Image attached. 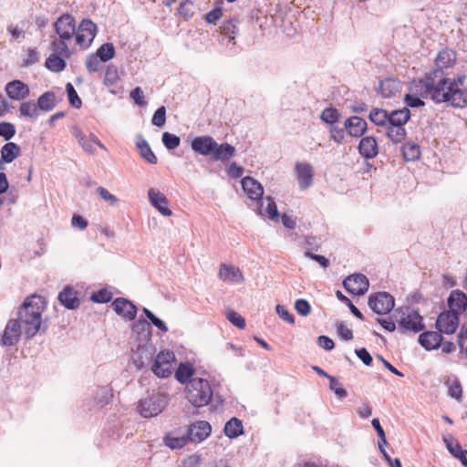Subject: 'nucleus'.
<instances>
[{"label": "nucleus", "mask_w": 467, "mask_h": 467, "mask_svg": "<svg viewBox=\"0 0 467 467\" xmlns=\"http://www.w3.org/2000/svg\"><path fill=\"white\" fill-rule=\"evenodd\" d=\"M43 296L32 295L27 296L18 311L17 319H10L0 337V346L16 345L24 332L27 338L33 337L41 330L42 313L46 307Z\"/></svg>", "instance_id": "nucleus-1"}, {"label": "nucleus", "mask_w": 467, "mask_h": 467, "mask_svg": "<svg viewBox=\"0 0 467 467\" xmlns=\"http://www.w3.org/2000/svg\"><path fill=\"white\" fill-rule=\"evenodd\" d=\"M465 75H460L453 80L445 73L431 70L420 80L422 95L435 103H447L454 108L467 106V88H462Z\"/></svg>", "instance_id": "nucleus-2"}, {"label": "nucleus", "mask_w": 467, "mask_h": 467, "mask_svg": "<svg viewBox=\"0 0 467 467\" xmlns=\"http://www.w3.org/2000/svg\"><path fill=\"white\" fill-rule=\"evenodd\" d=\"M191 147L195 152L202 156H211L213 161L223 163L229 161L236 153L234 146L227 142L218 144L211 136L195 137L191 142Z\"/></svg>", "instance_id": "nucleus-3"}, {"label": "nucleus", "mask_w": 467, "mask_h": 467, "mask_svg": "<svg viewBox=\"0 0 467 467\" xmlns=\"http://www.w3.org/2000/svg\"><path fill=\"white\" fill-rule=\"evenodd\" d=\"M54 27L59 40L52 42V49L59 55L68 57L70 52L67 41L72 40L76 33L75 17L69 14H64L55 22Z\"/></svg>", "instance_id": "nucleus-4"}, {"label": "nucleus", "mask_w": 467, "mask_h": 467, "mask_svg": "<svg viewBox=\"0 0 467 467\" xmlns=\"http://www.w3.org/2000/svg\"><path fill=\"white\" fill-rule=\"evenodd\" d=\"M186 399L196 408L206 406L213 398V390L207 379L192 378L186 387Z\"/></svg>", "instance_id": "nucleus-5"}, {"label": "nucleus", "mask_w": 467, "mask_h": 467, "mask_svg": "<svg viewBox=\"0 0 467 467\" xmlns=\"http://www.w3.org/2000/svg\"><path fill=\"white\" fill-rule=\"evenodd\" d=\"M410 110L404 107L398 109L397 114L392 118L390 123L386 127V136L393 144H400L407 136L406 123L410 119Z\"/></svg>", "instance_id": "nucleus-6"}, {"label": "nucleus", "mask_w": 467, "mask_h": 467, "mask_svg": "<svg viewBox=\"0 0 467 467\" xmlns=\"http://www.w3.org/2000/svg\"><path fill=\"white\" fill-rule=\"evenodd\" d=\"M396 321L401 333H418L425 328L422 317L419 311L411 307L396 309Z\"/></svg>", "instance_id": "nucleus-7"}, {"label": "nucleus", "mask_w": 467, "mask_h": 467, "mask_svg": "<svg viewBox=\"0 0 467 467\" xmlns=\"http://www.w3.org/2000/svg\"><path fill=\"white\" fill-rule=\"evenodd\" d=\"M166 406L165 395L153 391L139 400L138 410L143 418H152L161 413Z\"/></svg>", "instance_id": "nucleus-8"}, {"label": "nucleus", "mask_w": 467, "mask_h": 467, "mask_svg": "<svg viewBox=\"0 0 467 467\" xmlns=\"http://www.w3.org/2000/svg\"><path fill=\"white\" fill-rule=\"evenodd\" d=\"M368 306L378 315L389 313L395 306L394 297L387 292H379L368 296Z\"/></svg>", "instance_id": "nucleus-9"}, {"label": "nucleus", "mask_w": 467, "mask_h": 467, "mask_svg": "<svg viewBox=\"0 0 467 467\" xmlns=\"http://www.w3.org/2000/svg\"><path fill=\"white\" fill-rule=\"evenodd\" d=\"M97 26L89 19H84L76 29L75 39L82 48H88L96 36Z\"/></svg>", "instance_id": "nucleus-10"}, {"label": "nucleus", "mask_w": 467, "mask_h": 467, "mask_svg": "<svg viewBox=\"0 0 467 467\" xmlns=\"http://www.w3.org/2000/svg\"><path fill=\"white\" fill-rule=\"evenodd\" d=\"M174 354L171 351H161L155 358L151 370L160 378H167L171 374V362Z\"/></svg>", "instance_id": "nucleus-11"}, {"label": "nucleus", "mask_w": 467, "mask_h": 467, "mask_svg": "<svg viewBox=\"0 0 467 467\" xmlns=\"http://www.w3.org/2000/svg\"><path fill=\"white\" fill-rule=\"evenodd\" d=\"M242 188L248 198L257 201L258 211L263 214L262 200L264 194V188L260 182L252 177H244L241 181Z\"/></svg>", "instance_id": "nucleus-12"}, {"label": "nucleus", "mask_w": 467, "mask_h": 467, "mask_svg": "<svg viewBox=\"0 0 467 467\" xmlns=\"http://www.w3.org/2000/svg\"><path fill=\"white\" fill-rule=\"evenodd\" d=\"M344 288L355 296L364 295L369 286L368 279L362 274L349 275L343 281Z\"/></svg>", "instance_id": "nucleus-13"}, {"label": "nucleus", "mask_w": 467, "mask_h": 467, "mask_svg": "<svg viewBox=\"0 0 467 467\" xmlns=\"http://www.w3.org/2000/svg\"><path fill=\"white\" fill-rule=\"evenodd\" d=\"M190 442L200 443L207 439L212 432V427L205 420H199L185 427Z\"/></svg>", "instance_id": "nucleus-14"}, {"label": "nucleus", "mask_w": 467, "mask_h": 467, "mask_svg": "<svg viewBox=\"0 0 467 467\" xmlns=\"http://www.w3.org/2000/svg\"><path fill=\"white\" fill-rule=\"evenodd\" d=\"M459 325V317L455 311H444L436 320V327L441 333L453 334Z\"/></svg>", "instance_id": "nucleus-15"}, {"label": "nucleus", "mask_w": 467, "mask_h": 467, "mask_svg": "<svg viewBox=\"0 0 467 467\" xmlns=\"http://www.w3.org/2000/svg\"><path fill=\"white\" fill-rule=\"evenodd\" d=\"M189 442L185 428L173 430L163 437V443L171 450L182 449Z\"/></svg>", "instance_id": "nucleus-16"}, {"label": "nucleus", "mask_w": 467, "mask_h": 467, "mask_svg": "<svg viewBox=\"0 0 467 467\" xmlns=\"http://www.w3.org/2000/svg\"><path fill=\"white\" fill-rule=\"evenodd\" d=\"M5 91L9 99L17 101L24 100L30 94L29 87L18 79L8 82L5 87Z\"/></svg>", "instance_id": "nucleus-17"}, {"label": "nucleus", "mask_w": 467, "mask_h": 467, "mask_svg": "<svg viewBox=\"0 0 467 467\" xmlns=\"http://www.w3.org/2000/svg\"><path fill=\"white\" fill-rule=\"evenodd\" d=\"M114 311L127 320H133L137 315V307L130 300L118 297L112 303Z\"/></svg>", "instance_id": "nucleus-18"}, {"label": "nucleus", "mask_w": 467, "mask_h": 467, "mask_svg": "<svg viewBox=\"0 0 467 467\" xmlns=\"http://www.w3.org/2000/svg\"><path fill=\"white\" fill-rule=\"evenodd\" d=\"M299 188L307 189L313 182L314 170L311 164L297 162L295 167Z\"/></svg>", "instance_id": "nucleus-19"}, {"label": "nucleus", "mask_w": 467, "mask_h": 467, "mask_svg": "<svg viewBox=\"0 0 467 467\" xmlns=\"http://www.w3.org/2000/svg\"><path fill=\"white\" fill-rule=\"evenodd\" d=\"M344 127L349 136L359 138L366 132L368 124L364 119L358 116H352L345 120Z\"/></svg>", "instance_id": "nucleus-20"}, {"label": "nucleus", "mask_w": 467, "mask_h": 467, "mask_svg": "<svg viewBox=\"0 0 467 467\" xmlns=\"http://www.w3.org/2000/svg\"><path fill=\"white\" fill-rule=\"evenodd\" d=\"M149 201L162 215H171V211L168 207V199L165 195L153 188L148 191Z\"/></svg>", "instance_id": "nucleus-21"}, {"label": "nucleus", "mask_w": 467, "mask_h": 467, "mask_svg": "<svg viewBox=\"0 0 467 467\" xmlns=\"http://www.w3.org/2000/svg\"><path fill=\"white\" fill-rule=\"evenodd\" d=\"M218 276L223 281L242 284L244 281V275L238 267L221 264Z\"/></svg>", "instance_id": "nucleus-22"}, {"label": "nucleus", "mask_w": 467, "mask_h": 467, "mask_svg": "<svg viewBox=\"0 0 467 467\" xmlns=\"http://www.w3.org/2000/svg\"><path fill=\"white\" fill-rule=\"evenodd\" d=\"M418 341L422 348L430 351L441 347L442 336L439 330L426 331L419 336Z\"/></svg>", "instance_id": "nucleus-23"}, {"label": "nucleus", "mask_w": 467, "mask_h": 467, "mask_svg": "<svg viewBox=\"0 0 467 467\" xmlns=\"http://www.w3.org/2000/svg\"><path fill=\"white\" fill-rule=\"evenodd\" d=\"M398 109L388 111L383 109L374 108L369 112V120L376 126L386 127L390 123L392 118L397 114Z\"/></svg>", "instance_id": "nucleus-24"}, {"label": "nucleus", "mask_w": 467, "mask_h": 467, "mask_svg": "<svg viewBox=\"0 0 467 467\" xmlns=\"http://www.w3.org/2000/svg\"><path fill=\"white\" fill-rule=\"evenodd\" d=\"M358 152L365 159H373L379 153V146L376 139L372 136L363 137L358 144Z\"/></svg>", "instance_id": "nucleus-25"}, {"label": "nucleus", "mask_w": 467, "mask_h": 467, "mask_svg": "<svg viewBox=\"0 0 467 467\" xmlns=\"http://www.w3.org/2000/svg\"><path fill=\"white\" fill-rule=\"evenodd\" d=\"M456 61V54L451 49L445 48L440 51L435 59L436 68L433 70H439L441 73H444V68H449L454 65Z\"/></svg>", "instance_id": "nucleus-26"}, {"label": "nucleus", "mask_w": 467, "mask_h": 467, "mask_svg": "<svg viewBox=\"0 0 467 467\" xmlns=\"http://www.w3.org/2000/svg\"><path fill=\"white\" fill-rule=\"evenodd\" d=\"M58 300L67 309H76L80 304L77 296V292L68 285L59 292Z\"/></svg>", "instance_id": "nucleus-27"}, {"label": "nucleus", "mask_w": 467, "mask_h": 467, "mask_svg": "<svg viewBox=\"0 0 467 467\" xmlns=\"http://www.w3.org/2000/svg\"><path fill=\"white\" fill-rule=\"evenodd\" d=\"M448 305L450 311L463 312L467 308V296L460 290H453L448 297Z\"/></svg>", "instance_id": "nucleus-28"}, {"label": "nucleus", "mask_w": 467, "mask_h": 467, "mask_svg": "<svg viewBox=\"0 0 467 467\" xmlns=\"http://www.w3.org/2000/svg\"><path fill=\"white\" fill-rule=\"evenodd\" d=\"M136 146L140 151V155L141 156V158H143L146 161H148L150 164L157 163L158 160L156 155L151 150L147 140L141 135H139L137 137Z\"/></svg>", "instance_id": "nucleus-29"}, {"label": "nucleus", "mask_w": 467, "mask_h": 467, "mask_svg": "<svg viewBox=\"0 0 467 467\" xmlns=\"http://www.w3.org/2000/svg\"><path fill=\"white\" fill-rule=\"evenodd\" d=\"M21 152L20 147L15 142H7L1 149V162L10 163L15 161Z\"/></svg>", "instance_id": "nucleus-30"}, {"label": "nucleus", "mask_w": 467, "mask_h": 467, "mask_svg": "<svg viewBox=\"0 0 467 467\" xmlns=\"http://www.w3.org/2000/svg\"><path fill=\"white\" fill-rule=\"evenodd\" d=\"M57 106L56 94L53 91H47L40 95L36 101L38 110L48 112Z\"/></svg>", "instance_id": "nucleus-31"}, {"label": "nucleus", "mask_w": 467, "mask_h": 467, "mask_svg": "<svg viewBox=\"0 0 467 467\" xmlns=\"http://www.w3.org/2000/svg\"><path fill=\"white\" fill-rule=\"evenodd\" d=\"M403 158L406 161H414L420 157V148L415 141L409 140L401 148Z\"/></svg>", "instance_id": "nucleus-32"}, {"label": "nucleus", "mask_w": 467, "mask_h": 467, "mask_svg": "<svg viewBox=\"0 0 467 467\" xmlns=\"http://www.w3.org/2000/svg\"><path fill=\"white\" fill-rule=\"evenodd\" d=\"M72 135L77 139L78 144L84 150V151L88 153H94L95 148L93 146V142L88 139V137L84 134V132L77 126L72 127L71 129Z\"/></svg>", "instance_id": "nucleus-33"}, {"label": "nucleus", "mask_w": 467, "mask_h": 467, "mask_svg": "<svg viewBox=\"0 0 467 467\" xmlns=\"http://www.w3.org/2000/svg\"><path fill=\"white\" fill-rule=\"evenodd\" d=\"M243 433V423L242 421L234 417L231 420H229L224 426V434L230 438H237Z\"/></svg>", "instance_id": "nucleus-34"}, {"label": "nucleus", "mask_w": 467, "mask_h": 467, "mask_svg": "<svg viewBox=\"0 0 467 467\" xmlns=\"http://www.w3.org/2000/svg\"><path fill=\"white\" fill-rule=\"evenodd\" d=\"M193 373L194 369L191 364L181 363L175 372V378L179 382L184 384L189 382Z\"/></svg>", "instance_id": "nucleus-35"}, {"label": "nucleus", "mask_w": 467, "mask_h": 467, "mask_svg": "<svg viewBox=\"0 0 467 467\" xmlns=\"http://www.w3.org/2000/svg\"><path fill=\"white\" fill-rule=\"evenodd\" d=\"M46 67L52 72H61L66 67V61L57 54H51L46 60Z\"/></svg>", "instance_id": "nucleus-36"}, {"label": "nucleus", "mask_w": 467, "mask_h": 467, "mask_svg": "<svg viewBox=\"0 0 467 467\" xmlns=\"http://www.w3.org/2000/svg\"><path fill=\"white\" fill-rule=\"evenodd\" d=\"M239 20L235 17L223 22L221 26V33L225 35L230 40H234L238 32Z\"/></svg>", "instance_id": "nucleus-37"}, {"label": "nucleus", "mask_w": 467, "mask_h": 467, "mask_svg": "<svg viewBox=\"0 0 467 467\" xmlns=\"http://www.w3.org/2000/svg\"><path fill=\"white\" fill-rule=\"evenodd\" d=\"M37 111L36 103L32 100L22 102L19 106L20 115L26 118L36 119L38 115Z\"/></svg>", "instance_id": "nucleus-38"}, {"label": "nucleus", "mask_w": 467, "mask_h": 467, "mask_svg": "<svg viewBox=\"0 0 467 467\" xmlns=\"http://www.w3.org/2000/svg\"><path fill=\"white\" fill-rule=\"evenodd\" d=\"M340 118V112L335 108H326L320 115V119L329 126L336 124Z\"/></svg>", "instance_id": "nucleus-39"}, {"label": "nucleus", "mask_w": 467, "mask_h": 467, "mask_svg": "<svg viewBox=\"0 0 467 467\" xmlns=\"http://www.w3.org/2000/svg\"><path fill=\"white\" fill-rule=\"evenodd\" d=\"M95 54L102 62H107L115 56L114 45L112 43H105L98 48Z\"/></svg>", "instance_id": "nucleus-40"}, {"label": "nucleus", "mask_w": 467, "mask_h": 467, "mask_svg": "<svg viewBox=\"0 0 467 467\" xmlns=\"http://www.w3.org/2000/svg\"><path fill=\"white\" fill-rule=\"evenodd\" d=\"M379 92L385 98H390L397 91V84L391 78L380 81Z\"/></svg>", "instance_id": "nucleus-41"}, {"label": "nucleus", "mask_w": 467, "mask_h": 467, "mask_svg": "<svg viewBox=\"0 0 467 467\" xmlns=\"http://www.w3.org/2000/svg\"><path fill=\"white\" fill-rule=\"evenodd\" d=\"M446 385L448 386V395L451 398L461 401L462 398V388L460 381L457 379L453 380H447Z\"/></svg>", "instance_id": "nucleus-42"}, {"label": "nucleus", "mask_w": 467, "mask_h": 467, "mask_svg": "<svg viewBox=\"0 0 467 467\" xmlns=\"http://www.w3.org/2000/svg\"><path fill=\"white\" fill-rule=\"evenodd\" d=\"M119 81L118 70L114 66H108L105 72L104 85L114 87Z\"/></svg>", "instance_id": "nucleus-43"}, {"label": "nucleus", "mask_w": 467, "mask_h": 467, "mask_svg": "<svg viewBox=\"0 0 467 467\" xmlns=\"http://www.w3.org/2000/svg\"><path fill=\"white\" fill-rule=\"evenodd\" d=\"M161 140L164 146L170 150L176 149L181 142V139L179 136L170 133L168 131L163 132Z\"/></svg>", "instance_id": "nucleus-44"}, {"label": "nucleus", "mask_w": 467, "mask_h": 467, "mask_svg": "<svg viewBox=\"0 0 467 467\" xmlns=\"http://www.w3.org/2000/svg\"><path fill=\"white\" fill-rule=\"evenodd\" d=\"M66 91L70 105L76 109H79L82 106V101L71 83L66 85Z\"/></svg>", "instance_id": "nucleus-45"}, {"label": "nucleus", "mask_w": 467, "mask_h": 467, "mask_svg": "<svg viewBox=\"0 0 467 467\" xmlns=\"http://www.w3.org/2000/svg\"><path fill=\"white\" fill-rule=\"evenodd\" d=\"M336 296L339 301L345 303L348 306L349 310L356 317L361 320L364 319L363 314L353 305L348 297L342 294L341 291L337 290L336 292Z\"/></svg>", "instance_id": "nucleus-46"}, {"label": "nucleus", "mask_w": 467, "mask_h": 467, "mask_svg": "<svg viewBox=\"0 0 467 467\" xmlns=\"http://www.w3.org/2000/svg\"><path fill=\"white\" fill-rule=\"evenodd\" d=\"M143 313H144L145 317H147V319H149V321L153 326L158 327L161 332L166 333L168 331V327H167L166 324L161 319L157 317L150 310L144 307Z\"/></svg>", "instance_id": "nucleus-47"}, {"label": "nucleus", "mask_w": 467, "mask_h": 467, "mask_svg": "<svg viewBox=\"0 0 467 467\" xmlns=\"http://www.w3.org/2000/svg\"><path fill=\"white\" fill-rule=\"evenodd\" d=\"M90 299L95 303H108L112 299V293L106 288H102L97 292L92 293Z\"/></svg>", "instance_id": "nucleus-48"}, {"label": "nucleus", "mask_w": 467, "mask_h": 467, "mask_svg": "<svg viewBox=\"0 0 467 467\" xmlns=\"http://www.w3.org/2000/svg\"><path fill=\"white\" fill-rule=\"evenodd\" d=\"M329 133H330V139L334 140L335 142L340 144L345 140V133L346 129L345 127L341 128L337 125H331L328 128Z\"/></svg>", "instance_id": "nucleus-49"}, {"label": "nucleus", "mask_w": 467, "mask_h": 467, "mask_svg": "<svg viewBox=\"0 0 467 467\" xmlns=\"http://www.w3.org/2000/svg\"><path fill=\"white\" fill-rule=\"evenodd\" d=\"M16 127L10 122H0V137L5 140H10L16 135Z\"/></svg>", "instance_id": "nucleus-50"}, {"label": "nucleus", "mask_w": 467, "mask_h": 467, "mask_svg": "<svg viewBox=\"0 0 467 467\" xmlns=\"http://www.w3.org/2000/svg\"><path fill=\"white\" fill-rule=\"evenodd\" d=\"M165 122H166V108L164 106H161L154 112L152 119H151V123L154 126L161 128L165 125Z\"/></svg>", "instance_id": "nucleus-51"}, {"label": "nucleus", "mask_w": 467, "mask_h": 467, "mask_svg": "<svg viewBox=\"0 0 467 467\" xmlns=\"http://www.w3.org/2000/svg\"><path fill=\"white\" fill-rule=\"evenodd\" d=\"M102 61L96 54H90L86 59V67L89 73H94L99 70L100 63Z\"/></svg>", "instance_id": "nucleus-52"}, {"label": "nucleus", "mask_w": 467, "mask_h": 467, "mask_svg": "<svg viewBox=\"0 0 467 467\" xmlns=\"http://www.w3.org/2000/svg\"><path fill=\"white\" fill-rule=\"evenodd\" d=\"M193 4L190 0H183L178 7V13L186 19H189L193 15Z\"/></svg>", "instance_id": "nucleus-53"}, {"label": "nucleus", "mask_w": 467, "mask_h": 467, "mask_svg": "<svg viewBox=\"0 0 467 467\" xmlns=\"http://www.w3.org/2000/svg\"><path fill=\"white\" fill-rule=\"evenodd\" d=\"M265 199L267 201V206L265 208V213H267L269 219L277 221L280 214L278 213L277 206H276L275 200L271 196H267Z\"/></svg>", "instance_id": "nucleus-54"}, {"label": "nucleus", "mask_w": 467, "mask_h": 467, "mask_svg": "<svg viewBox=\"0 0 467 467\" xmlns=\"http://www.w3.org/2000/svg\"><path fill=\"white\" fill-rule=\"evenodd\" d=\"M110 398L109 389L107 387H100L97 389V394L95 397V402L98 405H104L109 402Z\"/></svg>", "instance_id": "nucleus-55"}, {"label": "nucleus", "mask_w": 467, "mask_h": 467, "mask_svg": "<svg viewBox=\"0 0 467 467\" xmlns=\"http://www.w3.org/2000/svg\"><path fill=\"white\" fill-rule=\"evenodd\" d=\"M306 251H317L321 245L319 237L314 235L305 236Z\"/></svg>", "instance_id": "nucleus-56"}, {"label": "nucleus", "mask_w": 467, "mask_h": 467, "mask_svg": "<svg viewBox=\"0 0 467 467\" xmlns=\"http://www.w3.org/2000/svg\"><path fill=\"white\" fill-rule=\"evenodd\" d=\"M98 194L100 196L101 199H103L105 202H108L110 205H115L118 202V198L110 193L107 189L104 187H98L97 189Z\"/></svg>", "instance_id": "nucleus-57"}, {"label": "nucleus", "mask_w": 467, "mask_h": 467, "mask_svg": "<svg viewBox=\"0 0 467 467\" xmlns=\"http://www.w3.org/2000/svg\"><path fill=\"white\" fill-rule=\"evenodd\" d=\"M295 308L303 317H306L311 310L310 304L305 299H297L295 303Z\"/></svg>", "instance_id": "nucleus-58"}, {"label": "nucleus", "mask_w": 467, "mask_h": 467, "mask_svg": "<svg viewBox=\"0 0 467 467\" xmlns=\"http://www.w3.org/2000/svg\"><path fill=\"white\" fill-rule=\"evenodd\" d=\"M275 311L280 318H282L284 321L294 324L295 318L294 316L289 312V310L285 307L284 306L277 305L275 307Z\"/></svg>", "instance_id": "nucleus-59"}, {"label": "nucleus", "mask_w": 467, "mask_h": 467, "mask_svg": "<svg viewBox=\"0 0 467 467\" xmlns=\"http://www.w3.org/2000/svg\"><path fill=\"white\" fill-rule=\"evenodd\" d=\"M329 388L331 390L335 392L337 396L339 398H346L348 395V392L345 389L341 388L339 385L338 380L335 377H329Z\"/></svg>", "instance_id": "nucleus-60"}, {"label": "nucleus", "mask_w": 467, "mask_h": 467, "mask_svg": "<svg viewBox=\"0 0 467 467\" xmlns=\"http://www.w3.org/2000/svg\"><path fill=\"white\" fill-rule=\"evenodd\" d=\"M227 319L234 326L239 328H244L245 327V320L243 317H241L236 312L230 310L227 313Z\"/></svg>", "instance_id": "nucleus-61"}, {"label": "nucleus", "mask_w": 467, "mask_h": 467, "mask_svg": "<svg viewBox=\"0 0 467 467\" xmlns=\"http://www.w3.org/2000/svg\"><path fill=\"white\" fill-rule=\"evenodd\" d=\"M130 96L138 106L143 107L147 105V101L145 100L143 91L140 87H137L133 90H131Z\"/></svg>", "instance_id": "nucleus-62"}, {"label": "nucleus", "mask_w": 467, "mask_h": 467, "mask_svg": "<svg viewBox=\"0 0 467 467\" xmlns=\"http://www.w3.org/2000/svg\"><path fill=\"white\" fill-rule=\"evenodd\" d=\"M223 16V8L216 7L210 12H208L205 16V21L209 24H216V22Z\"/></svg>", "instance_id": "nucleus-63"}, {"label": "nucleus", "mask_w": 467, "mask_h": 467, "mask_svg": "<svg viewBox=\"0 0 467 467\" xmlns=\"http://www.w3.org/2000/svg\"><path fill=\"white\" fill-rule=\"evenodd\" d=\"M458 344L461 351L467 355V327L462 328L458 335Z\"/></svg>", "instance_id": "nucleus-64"}]
</instances>
